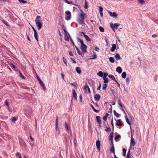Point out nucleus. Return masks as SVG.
<instances>
[{
  "instance_id": "nucleus-1",
  "label": "nucleus",
  "mask_w": 158,
  "mask_h": 158,
  "mask_svg": "<svg viewBox=\"0 0 158 158\" xmlns=\"http://www.w3.org/2000/svg\"><path fill=\"white\" fill-rule=\"evenodd\" d=\"M41 17L40 16H37L35 19V22L36 26L38 27V29L40 30L41 27L43 25V22L41 19Z\"/></svg>"
},
{
  "instance_id": "nucleus-2",
  "label": "nucleus",
  "mask_w": 158,
  "mask_h": 158,
  "mask_svg": "<svg viewBox=\"0 0 158 158\" xmlns=\"http://www.w3.org/2000/svg\"><path fill=\"white\" fill-rule=\"evenodd\" d=\"M120 25V24L118 23H115L114 24L112 23L110 24V27L112 28L114 31V28L117 29Z\"/></svg>"
},
{
  "instance_id": "nucleus-3",
  "label": "nucleus",
  "mask_w": 158,
  "mask_h": 158,
  "mask_svg": "<svg viewBox=\"0 0 158 158\" xmlns=\"http://www.w3.org/2000/svg\"><path fill=\"white\" fill-rule=\"evenodd\" d=\"M135 144V139L133 138V135H132V134H131V144H130V148H132V147H131V146H134Z\"/></svg>"
},
{
  "instance_id": "nucleus-4",
  "label": "nucleus",
  "mask_w": 158,
  "mask_h": 158,
  "mask_svg": "<svg viewBox=\"0 0 158 158\" xmlns=\"http://www.w3.org/2000/svg\"><path fill=\"white\" fill-rule=\"evenodd\" d=\"M84 46H81V49L83 52H87V47L85 45H84Z\"/></svg>"
},
{
  "instance_id": "nucleus-5",
  "label": "nucleus",
  "mask_w": 158,
  "mask_h": 158,
  "mask_svg": "<svg viewBox=\"0 0 158 158\" xmlns=\"http://www.w3.org/2000/svg\"><path fill=\"white\" fill-rule=\"evenodd\" d=\"M109 13L110 15L112 17H113L116 18L117 17V15L116 14V13L115 12H113V13L111 12L110 11L109 12Z\"/></svg>"
},
{
  "instance_id": "nucleus-6",
  "label": "nucleus",
  "mask_w": 158,
  "mask_h": 158,
  "mask_svg": "<svg viewBox=\"0 0 158 158\" xmlns=\"http://www.w3.org/2000/svg\"><path fill=\"white\" fill-rule=\"evenodd\" d=\"M81 12H83V13H81L80 14L79 16L80 17L81 19L85 20V14L84 13H83L82 10L81 11Z\"/></svg>"
},
{
  "instance_id": "nucleus-7",
  "label": "nucleus",
  "mask_w": 158,
  "mask_h": 158,
  "mask_svg": "<svg viewBox=\"0 0 158 158\" xmlns=\"http://www.w3.org/2000/svg\"><path fill=\"white\" fill-rule=\"evenodd\" d=\"M114 134V132L112 131L109 136L108 139H109L110 140V141L112 142H113V136Z\"/></svg>"
},
{
  "instance_id": "nucleus-8",
  "label": "nucleus",
  "mask_w": 158,
  "mask_h": 158,
  "mask_svg": "<svg viewBox=\"0 0 158 158\" xmlns=\"http://www.w3.org/2000/svg\"><path fill=\"white\" fill-rule=\"evenodd\" d=\"M105 123H106V122H103V123H104L103 125H104V127L106 128V129H105V130L106 131H110L111 128H110V127H107V126H106V124H105Z\"/></svg>"
},
{
  "instance_id": "nucleus-9",
  "label": "nucleus",
  "mask_w": 158,
  "mask_h": 158,
  "mask_svg": "<svg viewBox=\"0 0 158 158\" xmlns=\"http://www.w3.org/2000/svg\"><path fill=\"white\" fill-rule=\"evenodd\" d=\"M96 145L98 150H99L100 149V143L99 140H97L96 142Z\"/></svg>"
},
{
  "instance_id": "nucleus-10",
  "label": "nucleus",
  "mask_w": 158,
  "mask_h": 158,
  "mask_svg": "<svg viewBox=\"0 0 158 158\" xmlns=\"http://www.w3.org/2000/svg\"><path fill=\"white\" fill-rule=\"evenodd\" d=\"M100 96L98 94H96L94 95V98L96 101H98L100 99Z\"/></svg>"
},
{
  "instance_id": "nucleus-11",
  "label": "nucleus",
  "mask_w": 158,
  "mask_h": 158,
  "mask_svg": "<svg viewBox=\"0 0 158 158\" xmlns=\"http://www.w3.org/2000/svg\"><path fill=\"white\" fill-rule=\"evenodd\" d=\"M96 119L97 122L99 123V124H101V118L100 116H97L96 117Z\"/></svg>"
},
{
  "instance_id": "nucleus-12",
  "label": "nucleus",
  "mask_w": 158,
  "mask_h": 158,
  "mask_svg": "<svg viewBox=\"0 0 158 158\" xmlns=\"http://www.w3.org/2000/svg\"><path fill=\"white\" fill-rule=\"evenodd\" d=\"M116 71L118 73H121L122 71V68L120 67H118L116 68Z\"/></svg>"
},
{
  "instance_id": "nucleus-13",
  "label": "nucleus",
  "mask_w": 158,
  "mask_h": 158,
  "mask_svg": "<svg viewBox=\"0 0 158 158\" xmlns=\"http://www.w3.org/2000/svg\"><path fill=\"white\" fill-rule=\"evenodd\" d=\"M73 93L74 99L76 100L77 99V94L74 90H73Z\"/></svg>"
},
{
  "instance_id": "nucleus-14",
  "label": "nucleus",
  "mask_w": 158,
  "mask_h": 158,
  "mask_svg": "<svg viewBox=\"0 0 158 158\" xmlns=\"http://www.w3.org/2000/svg\"><path fill=\"white\" fill-rule=\"evenodd\" d=\"M116 48V45L115 44H112V47H111L110 51L113 52H114Z\"/></svg>"
},
{
  "instance_id": "nucleus-15",
  "label": "nucleus",
  "mask_w": 158,
  "mask_h": 158,
  "mask_svg": "<svg viewBox=\"0 0 158 158\" xmlns=\"http://www.w3.org/2000/svg\"><path fill=\"white\" fill-rule=\"evenodd\" d=\"M56 130H57V128L58 127V117L57 116L56 118Z\"/></svg>"
},
{
  "instance_id": "nucleus-16",
  "label": "nucleus",
  "mask_w": 158,
  "mask_h": 158,
  "mask_svg": "<svg viewBox=\"0 0 158 158\" xmlns=\"http://www.w3.org/2000/svg\"><path fill=\"white\" fill-rule=\"evenodd\" d=\"M118 122L116 123V124L117 126H121L123 125V123L122 122L120 119H118Z\"/></svg>"
},
{
  "instance_id": "nucleus-17",
  "label": "nucleus",
  "mask_w": 158,
  "mask_h": 158,
  "mask_svg": "<svg viewBox=\"0 0 158 158\" xmlns=\"http://www.w3.org/2000/svg\"><path fill=\"white\" fill-rule=\"evenodd\" d=\"M34 35L35 38V39L37 41V42H38V35L36 31L34 32Z\"/></svg>"
},
{
  "instance_id": "nucleus-18",
  "label": "nucleus",
  "mask_w": 158,
  "mask_h": 158,
  "mask_svg": "<svg viewBox=\"0 0 158 158\" xmlns=\"http://www.w3.org/2000/svg\"><path fill=\"white\" fill-rule=\"evenodd\" d=\"M76 49L77 51V52L79 55H81V56H82V53L80 51L79 49L76 46H75Z\"/></svg>"
},
{
  "instance_id": "nucleus-19",
  "label": "nucleus",
  "mask_w": 158,
  "mask_h": 158,
  "mask_svg": "<svg viewBox=\"0 0 158 158\" xmlns=\"http://www.w3.org/2000/svg\"><path fill=\"white\" fill-rule=\"evenodd\" d=\"M108 77L112 80H113L114 81H116V80L115 79L114 77L112 75H109L108 76Z\"/></svg>"
},
{
  "instance_id": "nucleus-20",
  "label": "nucleus",
  "mask_w": 158,
  "mask_h": 158,
  "mask_svg": "<svg viewBox=\"0 0 158 158\" xmlns=\"http://www.w3.org/2000/svg\"><path fill=\"white\" fill-rule=\"evenodd\" d=\"M90 105L91 108H92V109H93V110L96 113H98L99 112V110H97L96 109H95V108H94V106L92 104H90Z\"/></svg>"
},
{
  "instance_id": "nucleus-21",
  "label": "nucleus",
  "mask_w": 158,
  "mask_h": 158,
  "mask_svg": "<svg viewBox=\"0 0 158 158\" xmlns=\"http://www.w3.org/2000/svg\"><path fill=\"white\" fill-rule=\"evenodd\" d=\"M76 70L78 74H80L81 73V71L79 67H77L76 68Z\"/></svg>"
},
{
  "instance_id": "nucleus-22",
  "label": "nucleus",
  "mask_w": 158,
  "mask_h": 158,
  "mask_svg": "<svg viewBox=\"0 0 158 158\" xmlns=\"http://www.w3.org/2000/svg\"><path fill=\"white\" fill-rule=\"evenodd\" d=\"M110 152L111 153H114V154H115V150H114V147L113 146H113L110 148Z\"/></svg>"
},
{
  "instance_id": "nucleus-23",
  "label": "nucleus",
  "mask_w": 158,
  "mask_h": 158,
  "mask_svg": "<svg viewBox=\"0 0 158 158\" xmlns=\"http://www.w3.org/2000/svg\"><path fill=\"white\" fill-rule=\"evenodd\" d=\"M40 85L42 86L43 89L44 90H45L46 89V87H45V85L44 84L42 81V82H40Z\"/></svg>"
},
{
  "instance_id": "nucleus-24",
  "label": "nucleus",
  "mask_w": 158,
  "mask_h": 158,
  "mask_svg": "<svg viewBox=\"0 0 158 158\" xmlns=\"http://www.w3.org/2000/svg\"><path fill=\"white\" fill-rule=\"evenodd\" d=\"M118 104L121 107L122 109L123 108V107L124 106V105L123 104H122V102L119 99L118 100Z\"/></svg>"
},
{
  "instance_id": "nucleus-25",
  "label": "nucleus",
  "mask_w": 158,
  "mask_h": 158,
  "mask_svg": "<svg viewBox=\"0 0 158 158\" xmlns=\"http://www.w3.org/2000/svg\"><path fill=\"white\" fill-rule=\"evenodd\" d=\"M87 89L89 93H90V89L87 85H85L84 86V89Z\"/></svg>"
},
{
  "instance_id": "nucleus-26",
  "label": "nucleus",
  "mask_w": 158,
  "mask_h": 158,
  "mask_svg": "<svg viewBox=\"0 0 158 158\" xmlns=\"http://www.w3.org/2000/svg\"><path fill=\"white\" fill-rule=\"evenodd\" d=\"M126 158H131V157L130 151V149L127 152Z\"/></svg>"
},
{
  "instance_id": "nucleus-27",
  "label": "nucleus",
  "mask_w": 158,
  "mask_h": 158,
  "mask_svg": "<svg viewBox=\"0 0 158 158\" xmlns=\"http://www.w3.org/2000/svg\"><path fill=\"white\" fill-rule=\"evenodd\" d=\"M64 39L66 41H69V37L67 35V34H64Z\"/></svg>"
},
{
  "instance_id": "nucleus-28",
  "label": "nucleus",
  "mask_w": 158,
  "mask_h": 158,
  "mask_svg": "<svg viewBox=\"0 0 158 158\" xmlns=\"http://www.w3.org/2000/svg\"><path fill=\"white\" fill-rule=\"evenodd\" d=\"M113 112L114 115L116 116L117 118H119L120 116V114L117 113L115 110H114Z\"/></svg>"
},
{
  "instance_id": "nucleus-29",
  "label": "nucleus",
  "mask_w": 158,
  "mask_h": 158,
  "mask_svg": "<svg viewBox=\"0 0 158 158\" xmlns=\"http://www.w3.org/2000/svg\"><path fill=\"white\" fill-rule=\"evenodd\" d=\"M70 85L75 88H77V85L76 82H74L73 83H71Z\"/></svg>"
},
{
  "instance_id": "nucleus-30",
  "label": "nucleus",
  "mask_w": 158,
  "mask_h": 158,
  "mask_svg": "<svg viewBox=\"0 0 158 158\" xmlns=\"http://www.w3.org/2000/svg\"><path fill=\"white\" fill-rule=\"evenodd\" d=\"M109 61L111 63H114L115 60L112 57H110L109 58Z\"/></svg>"
},
{
  "instance_id": "nucleus-31",
  "label": "nucleus",
  "mask_w": 158,
  "mask_h": 158,
  "mask_svg": "<svg viewBox=\"0 0 158 158\" xmlns=\"http://www.w3.org/2000/svg\"><path fill=\"white\" fill-rule=\"evenodd\" d=\"M125 118L126 119V121L127 122V123L129 124V125H131V123L130 122V121L129 120V119L127 118V116H125Z\"/></svg>"
},
{
  "instance_id": "nucleus-32",
  "label": "nucleus",
  "mask_w": 158,
  "mask_h": 158,
  "mask_svg": "<svg viewBox=\"0 0 158 158\" xmlns=\"http://www.w3.org/2000/svg\"><path fill=\"white\" fill-rule=\"evenodd\" d=\"M97 75L101 77H102L103 76V73L101 71H99L97 73Z\"/></svg>"
},
{
  "instance_id": "nucleus-33",
  "label": "nucleus",
  "mask_w": 158,
  "mask_h": 158,
  "mask_svg": "<svg viewBox=\"0 0 158 158\" xmlns=\"http://www.w3.org/2000/svg\"><path fill=\"white\" fill-rule=\"evenodd\" d=\"M127 76V74L125 72H123L122 74V77L123 78H125Z\"/></svg>"
},
{
  "instance_id": "nucleus-34",
  "label": "nucleus",
  "mask_w": 158,
  "mask_h": 158,
  "mask_svg": "<svg viewBox=\"0 0 158 158\" xmlns=\"http://www.w3.org/2000/svg\"><path fill=\"white\" fill-rule=\"evenodd\" d=\"M115 57L118 60H120L121 59L120 56L118 53H117L115 55Z\"/></svg>"
},
{
  "instance_id": "nucleus-35",
  "label": "nucleus",
  "mask_w": 158,
  "mask_h": 158,
  "mask_svg": "<svg viewBox=\"0 0 158 158\" xmlns=\"http://www.w3.org/2000/svg\"><path fill=\"white\" fill-rule=\"evenodd\" d=\"M85 20L81 19H79L78 20V22L80 24L84 23Z\"/></svg>"
},
{
  "instance_id": "nucleus-36",
  "label": "nucleus",
  "mask_w": 158,
  "mask_h": 158,
  "mask_svg": "<svg viewBox=\"0 0 158 158\" xmlns=\"http://www.w3.org/2000/svg\"><path fill=\"white\" fill-rule=\"evenodd\" d=\"M84 37L87 42H89L90 41V39L88 37V36L87 35L85 36Z\"/></svg>"
},
{
  "instance_id": "nucleus-37",
  "label": "nucleus",
  "mask_w": 158,
  "mask_h": 158,
  "mask_svg": "<svg viewBox=\"0 0 158 158\" xmlns=\"http://www.w3.org/2000/svg\"><path fill=\"white\" fill-rule=\"evenodd\" d=\"M65 125V128H66L67 130L69 131V129H70V128L69 127L68 124L66 122H65L64 123Z\"/></svg>"
},
{
  "instance_id": "nucleus-38",
  "label": "nucleus",
  "mask_w": 158,
  "mask_h": 158,
  "mask_svg": "<svg viewBox=\"0 0 158 158\" xmlns=\"http://www.w3.org/2000/svg\"><path fill=\"white\" fill-rule=\"evenodd\" d=\"M121 137L120 135H116V136L115 137L114 139L115 141H117L118 139L120 138Z\"/></svg>"
},
{
  "instance_id": "nucleus-39",
  "label": "nucleus",
  "mask_w": 158,
  "mask_h": 158,
  "mask_svg": "<svg viewBox=\"0 0 158 158\" xmlns=\"http://www.w3.org/2000/svg\"><path fill=\"white\" fill-rule=\"evenodd\" d=\"M103 79L104 80V83H107L109 82V79L107 78H103Z\"/></svg>"
},
{
  "instance_id": "nucleus-40",
  "label": "nucleus",
  "mask_w": 158,
  "mask_h": 158,
  "mask_svg": "<svg viewBox=\"0 0 158 158\" xmlns=\"http://www.w3.org/2000/svg\"><path fill=\"white\" fill-rule=\"evenodd\" d=\"M99 28L100 31L102 32H103L104 31V29L102 26H100L99 27Z\"/></svg>"
},
{
  "instance_id": "nucleus-41",
  "label": "nucleus",
  "mask_w": 158,
  "mask_h": 158,
  "mask_svg": "<svg viewBox=\"0 0 158 158\" xmlns=\"http://www.w3.org/2000/svg\"><path fill=\"white\" fill-rule=\"evenodd\" d=\"M97 55L96 54H94V55L92 56V58H90L89 59H96L97 57Z\"/></svg>"
},
{
  "instance_id": "nucleus-42",
  "label": "nucleus",
  "mask_w": 158,
  "mask_h": 158,
  "mask_svg": "<svg viewBox=\"0 0 158 158\" xmlns=\"http://www.w3.org/2000/svg\"><path fill=\"white\" fill-rule=\"evenodd\" d=\"M62 59L64 63L65 64L66 66H67V60L64 57H63Z\"/></svg>"
},
{
  "instance_id": "nucleus-43",
  "label": "nucleus",
  "mask_w": 158,
  "mask_h": 158,
  "mask_svg": "<svg viewBox=\"0 0 158 158\" xmlns=\"http://www.w3.org/2000/svg\"><path fill=\"white\" fill-rule=\"evenodd\" d=\"M107 87V85L106 84L103 85L102 89L103 90H105Z\"/></svg>"
},
{
  "instance_id": "nucleus-44",
  "label": "nucleus",
  "mask_w": 158,
  "mask_h": 158,
  "mask_svg": "<svg viewBox=\"0 0 158 158\" xmlns=\"http://www.w3.org/2000/svg\"><path fill=\"white\" fill-rule=\"evenodd\" d=\"M2 22L5 25H6L7 26H9V25L5 21V20L4 19H3L2 20Z\"/></svg>"
},
{
  "instance_id": "nucleus-45",
  "label": "nucleus",
  "mask_w": 158,
  "mask_h": 158,
  "mask_svg": "<svg viewBox=\"0 0 158 158\" xmlns=\"http://www.w3.org/2000/svg\"><path fill=\"white\" fill-rule=\"evenodd\" d=\"M123 156H126V150L125 148H123Z\"/></svg>"
},
{
  "instance_id": "nucleus-46",
  "label": "nucleus",
  "mask_w": 158,
  "mask_h": 158,
  "mask_svg": "<svg viewBox=\"0 0 158 158\" xmlns=\"http://www.w3.org/2000/svg\"><path fill=\"white\" fill-rule=\"evenodd\" d=\"M88 7V3L86 1H85V4L84 5V8L85 9H87Z\"/></svg>"
},
{
  "instance_id": "nucleus-47",
  "label": "nucleus",
  "mask_w": 158,
  "mask_h": 158,
  "mask_svg": "<svg viewBox=\"0 0 158 158\" xmlns=\"http://www.w3.org/2000/svg\"><path fill=\"white\" fill-rule=\"evenodd\" d=\"M19 2L20 3H25L27 2V1H24V0H18Z\"/></svg>"
},
{
  "instance_id": "nucleus-48",
  "label": "nucleus",
  "mask_w": 158,
  "mask_h": 158,
  "mask_svg": "<svg viewBox=\"0 0 158 158\" xmlns=\"http://www.w3.org/2000/svg\"><path fill=\"white\" fill-rule=\"evenodd\" d=\"M108 75V74L107 73H104V75H103V78H106V77Z\"/></svg>"
},
{
  "instance_id": "nucleus-49",
  "label": "nucleus",
  "mask_w": 158,
  "mask_h": 158,
  "mask_svg": "<svg viewBox=\"0 0 158 158\" xmlns=\"http://www.w3.org/2000/svg\"><path fill=\"white\" fill-rule=\"evenodd\" d=\"M126 82H127L128 83H129L130 81V78L129 77H127L126 79Z\"/></svg>"
},
{
  "instance_id": "nucleus-50",
  "label": "nucleus",
  "mask_w": 158,
  "mask_h": 158,
  "mask_svg": "<svg viewBox=\"0 0 158 158\" xmlns=\"http://www.w3.org/2000/svg\"><path fill=\"white\" fill-rule=\"evenodd\" d=\"M19 75L22 78L25 79V77L21 73V72H19Z\"/></svg>"
},
{
  "instance_id": "nucleus-51",
  "label": "nucleus",
  "mask_w": 158,
  "mask_h": 158,
  "mask_svg": "<svg viewBox=\"0 0 158 158\" xmlns=\"http://www.w3.org/2000/svg\"><path fill=\"white\" fill-rule=\"evenodd\" d=\"M139 1L142 4H143L145 3V2L143 0H139Z\"/></svg>"
},
{
  "instance_id": "nucleus-52",
  "label": "nucleus",
  "mask_w": 158,
  "mask_h": 158,
  "mask_svg": "<svg viewBox=\"0 0 158 158\" xmlns=\"http://www.w3.org/2000/svg\"><path fill=\"white\" fill-rule=\"evenodd\" d=\"M65 14L68 15H71V13L70 11L68 10L65 12Z\"/></svg>"
},
{
  "instance_id": "nucleus-53",
  "label": "nucleus",
  "mask_w": 158,
  "mask_h": 158,
  "mask_svg": "<svg viewBox=\"0 0 158 158\" xmlns=\"http://www.w3.org/2000/svg\"><path fill=\"white\" fill-rule=\"evenodd\" d=\"M71 15H68V16L66 18V19L67 20H70V19H71Z\"/></svg>"
},
{
  "instance_id": "nucleus-54",
  "label": "nucleus",
  "mask_w": 158,
  "mask_h": 158,
  "mask_svg": "<svg viewBox=\"0 0 158 158\" xmlns=\"http://www.w3.org/2000/svg\"><path fill=\"white\" fill-rule=\"evenodd\" d=\"M88 83L91 86L93 85V82L91 81H88Z\"/></svg>"
},
{
  "instance_id": "nucleus-55",
  "label": "nucleus",
  "mask_w": 158,
  "mask_h": 158,
  "mask_svg": "<svg viewBox=\"0 0 158 158\" xmlns=\"http://www.w3.org/2000/svg\"><path fill=\"white\" fill-rule=\"evenodd\" d=\"M94 50L95 51L98 52L99 50V48L98 47H95Z\"/></svg>"
},
{
  "instance_id": "nucleus-56",
  "label": "nucleus",
  "mask_w": 158,
  "mask_h": 158,
  "mask_svg": "<svg viewBox=\"0 0 158 158\" xmlns=\"http://www.w3.org/2000/svg\"><path fill=\"white\" fill-rule=\"evenodd\" d=\"M111 124L112 125V126L113 129H114V125L113 121V118H112V119H111Z\"/></svg>"
},
{
  "instance_id": "nucleus-57",
  "label": "nucleus",
  "mask_w": 158,
  "mask_h": 158,
  "mask_svg": "<svg viewBox=\"0 0 158 158\" xmlns=\"http://www.w3.org/2000/svg\"><path fill=\"white\" fill-rule=\"evenodd\" d=\"M99 12H102V11L103 10V8L102 6H100L99 7Z\"/></svg>"
},
{
  "instance_id": "nucleus-58",
  "label": "nucleus",
  "mask_w": 158,
  "mask_h": 158,
  "mask_svg": "<svg viewBox=\"0 0 158 158\" xmlns=\"http://www.w3.org/2000/svg\"><path fill=\"white\" fill-rule=\"evenodd\" d=\"M26 34L27 36V40L30 41V42H31V40L30 38V37H29V35H28L27 34V33H26Z\"/></svg>"
},
{
  "instance_id": "nucleus-59",
  "label": "nucleus",
  "mask_w": 158,
  "mask_h": 158,
  "mask_svg": "<svg viewBox=\"0 0 158 158\" xmlns=\"http://www.w3.org/2000/svg\"><path fill=\"white\" fill-rule=\"evenodd\" d=\"M16 120V119L15 117L13 118L12 119V122H15Z\"/></svg>"
},
{
  "instance_id": "nucleus-60",
  "label": "nucleus",
  "mask_w": 158,
  "mask_h": 158,
  "mask_svg": "<svg viewBox=\"0 0 158 158\" xmlns=\"http://www.w3.org/2000/svg\"><path fill=\"white\" fill-rule=\"evenodd\" d=\"M81 44V46H84V45H85L83 41L82 40H81L80 42Z\"/></svg>"
},
{
  "instance_id": "nucleus-61",
  "label": "nucleus",
  "mask_w": 158,
  "mask_h": 158,
  "mask_svg": "<svg viewBox=\"0 0 158 158\" xmlns=\"http://www.w3.org/2000/svg\"><path fill=\"white\" fill-rule=\"evenodd\" d=\"M65 2H66V3L69 4H71L72 3V2L67 0H64Z\"/></svg>"
},
{
  "instance_id": "nucleus-62",
  "label": "nucleus",
  "mask_w": 158,
  "mask_h": 158,
  "mask_svg": "<svg viewBox=\"0 0 158 158\" xmlns=\"http://www.w3.org/2000/svg\"><path fill=\"white\" fill-rule=\"evenodd\" d=\"M5 104L7 106V107H8L9 106V103L6 100L5 102Z\"/></svg>"
},
{
  "instance_id": "nucleus-63",
  "label": "nucleus",
  "mask_w": 158,
  "mask_h": 158,
  "mask_svg": "<svg viewBox=\"0 0 158 158\" xmlns=\"http://www.w3.org/2000/svg\"><path fill=\"white\" fill-rule=\"evenodd\" d=\"M101 85L100 83L99 85V86L98 87V88L97 89V90H100V89H101Z\"/></svg>"
},
{
  "instance_id": "nucleus-64",
  "label": "nucleus",
  "mask_w": 158,
  "mask_h": 158,
  "mask_svg": "<svg viewBox=\"0 0 158 158\" xmlns=\"http://www.w3.org/2000/svg\"><path fill=\"white\" fill-rule=\"evenodd\" d=\"M107 119V117L106 116H104L103 118V119L104 121H106Z\"/></svg>"
}]
</instances>
